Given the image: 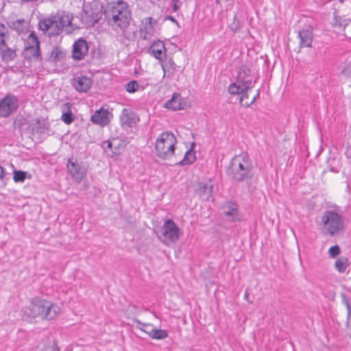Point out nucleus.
Listing matches in <instances>:
<instances>
[{
  "instance_id": "nucleus-1",
  "label": "nucleus",
  "mask_w": 351,
  "mask_h": 351,
  "mask_svg": "<svg viewBox=\"0 0 351 351\" xmlns=\"http://www.w3.org/2000/svg\"><path fill=\"white\" fill-rule=\"evenodd\" d=\"M104 14L110 25L121 29L128 27L131 20L128 5L123 1L108 3L104 10Z\"/></svg>"
},
{
  "instance_id": "nucleus-2",
  "label": "nucleus",
  "mask_w": 351,
  "mask_h": 351,
  "mask_svg": "<svg viewBox=\"0 0 351 351\" xmlns=\"http://www.w3.org/2000/svg\"><path fill=\"white\" fill-rule=\"evenodd\" d=\"M252 162L247 153L235 156L227 168L228 176L233 180L243 182L252 178Z\"/></svg>"
},
{
  "instance_id": "nucleus-3",
  "label": "nucleus",
  "mask_w": 351,
  "mask_h": 351,
  "mask_svg": "<svg viewBox=\"0 0 351 351\" xmlns=\"http://www.w3.org/2000/svg\"><path fill=\"white\" fill-rule=\"evenodd\" d=\"M28 315L32 317H41L46 319H53L60 313V308L38 298H34L28 307Z\"/></svg>"
},
{
  "instance_id": "nucleus-4",
  "label": "nucleus",
  "mask_w": 351,
  "mask_h": 351,
  "mask_svg": "<svg viewBox=\"0 0 351 351\" xmlns=\"http://www.w3.org/2000/svg\"><path fill=\"white\" fill-rule=\"evenodd\" d=\"M318 226L324 233L332 237L343 230V217L335 210H326L320 217Z\"/></svg>"
},
{
  "instance_id": "nucleus-5",
  "label": "nucleus",
  "mask_w": 351,
  "mask_h": 351,
  "mask_svg": "<svg viewBox=\"0 0 351 351\" xmlns=\"http://www.w3.org/2000/svg\"><path fill=\"white\" fill-rule=\"evenodd\" d=\"M257 81V77L247 66H242L237 73L236 82L228 86L230 94L239 95L243 90L252 89Z\"/></svg>"
},
{
  "instance_id": "nucleus-6",
  "label": "nucleus",
  "mask_w": 351,
  "mask_h": 351,
  "mask_svg": "<svg viewBox=\"0 0 351 351\" xmlns=\"http://www.w3.org/2000/svg\"><path fill=\"white\" fill-rule=\"evenodd\" d=\"M176 143V137L172 132L161 133L155 143L156 155L161 159H169L174 154Z\"/></svg>"
},
{
  "instance_id": "nucleus-7",
  "label": "nucleus",
  "mask_w": 351,
  "mask_h": 351,
  "mask_svg": "<svg viewBox=\"0 0 351 351\" xmlns=\"http://www.w3.org/2000/svg\"><path fill=\"white\" fill-rule=\"evenodd\" d=\"M55 14L40 19L38 22V29L49 36L61 34L60 28L58 25Z\"/></svg>"
},
{
  "instance_id": "nucleus-8",
  "label": "nucleus",
  "mask_w": 351,
  "mask_h": 351,
  "mask_svg": "<svg viewBox=\"0 0 351 351\" xmlns=\"http://www.w3.org/2000/svg\"><path fill=\"white\" fill-rule=\"evenodd\" d=\"M19 106L16 96L8 94L0 101V117H8L13 113Z\"/></svg>"
},
{
  "instance_id": "nucleus-9",
  "label": "nucleus",
  "mask_w": 351,
  "mask_h": 351,
  "mask_svg": "<svg viewBox=\"0 0 351 351\" xmlns=\"http://www.w3.org/2000/svg\"><path fill=\"white\" fill-rule=\"evenodd\" d=\"M179 228L175 222L170 219H167L162 226V236L165 242L175 243L179 239Z\"/></svg>"
},
{
  "instance_id": "nucleus-10",
  "label": "nucleus",
  "mask_w": 351,
  "mask_h": 351,
  "mask_svg": "<svg viewBox=\"0 0 351 351\" xmlns=\"http://www.w3.org/2000/svg\"><path fill=\"white\" fill-rule=\"evenodd\" d=\"M55 16L58 24V25L60 28L61 34L64 30L66 34H71L74 31L75 27L72 23L73 17L71 14L65 12H58L55 14Z\"/></svg>"
},
{
  "instance_id": "nucleus-11",
  "label": "nucleus",
  "mask_w": 351,
  "mask_h": 351,
  "mask_svg": "<svg viewBox=\"0 0 351 351\" xmlns=\"http://www.w3.org/2000/svg\"><path fill=\"white\" fill-rule=\"evenodd\" d=\"M66 167L71 178L80 182L86 175V169L82 163L69 160Z\"/></svg>"
},
{
  "instance_id": "nucleus-12",
  "label": "nucleus",
  "mask_w": 351,
  "mask_h": 351,
  "mask_svg": "<svg viewBox=\"0 0 351 351\" xmlns=\"http://www.w3.org/2000/svg\"><path fill=\"white\" fill-rule=\"evenodd\" d=\"M32 45L25 47V56L29 59L38 60L40 59V43L38 38L32 33L28 38Z\"/></svg>"
},
{
  "instance_id": "nucleus-13",
  "label": "nucleus",
  "mask_w": 351,
  "mask_h": 351,
  "mask_svg": "<svg viewBox=\"0 0 351 351\" xmlns=\"http://www.w3.org/2000/svg\"><path fill=\"white\" fill-rule=\"evenodd\" d=\"M88 46L87 42L80 38L73 45L72 57L75 60H83L88 54Z\"/></svg>"
},
{
  "instance_id": "nucleus-14",
  "label": "nucleus",
  "mask_w": 351,
  "mask_h": 351,
  "mask_svg": "<svg viewBox=\"0 0 351 351\" xmlns=\"http://www.w3.org/2000/svg\"><path fill=\"white\" fill-rule=\"evenodd\" d=\"M213 184L210 180L206 182H200L197 184L195 193L203 200L208 201L213 199Z\"/></svg>"
},
{
  "instance_id": "nucleus-15",
  "label": "nucleus",
  "mask_w": 351,
  "mask_h": 351,
  "mask_svg": "<svg viewBox=\"0 0 351 351\" xmlns=\"http://www.w3.org/2000/svg\"><path fill=\"white\" fill-rule=\"evenodd\" d=\"M313 27L308 25L298 32V38L300 39V47H311L313 40Z\"/></svg>"
},
{
  "instance_id": "nucleus-16",
  "label": "nucleus",
  "mask_w": 351,
  "mask_h": 351,
  "mask_svg": "<svg viewBox=\"0 0 351 351\" xmlns=\"http://www.w3.org/2000/svg\"><path fill=\"white\" fill-rule=\"evenodd\" d=\"M71 85L79 93H86L91 87L92 80L84 75L75 77L71 80Z\"/></svg>"
},
{
  "instance_id": "nucleus-17",
  "label": "nucleus",
  "mask_w": 351,
  "mask_h": 351,
  "mask_svg": "<svg viewBox=\"0 0 351 351\" xmlns=\"http://www.w3.org/2000/svg\"><path fill=\"white\" fill-rule=\"evenodd\" d=\"M103 15L102 6L97 5L95 8L91 7L85 10L86 25L93 26L97 23Z\"/></svg>"
},
{
  "instance_id": "nucleus-18",
  "label": "nucleus",
  "mask_w": 351,
  "mask_h": 351,
  "mask_svg": "<svg viewBox=\"0 0 351 351\" xmlns=\"http://www.w3.org/2000/svg\"><path fill=\"white\" fill-rule=\"evenodd\" d=\"M90 121L95 124L104 127L110 121V112L108 109L101 108L91 116Z\"/></svg>"
},
{
  "instance_id": "nucleus-19",
  "label": "nucleus",
  "mask_w": 351,
  "mask_h": 351,
  "mask_svg": "<svg viewBox=\"0 0 351 351\" xmlns=\"http://www.w3.org/2000/svg\"><path fill=\"white\" fill-rule=\"evenodd\" d=\"M134 322L141 326H145L146 328H150V330H145V332L148 334L152 339H164L168 337V332L166 330L153 328L152 325L149 324H144L137 319H134Z\"/></svg>"
},
{
  "instance_id": "nucleus-20",
  "label": "nucleus",
  "mask_w": 351,
  "mask_h": 351,
  "mask_svg": "<svg viewBox=\"0 0 351 351\" xmlns=\"http://www.w3.org/2000/svg\"><path fill=\"white\" fill-rule=\"evenodd\" d=\"M164 106L167 109L178 110L186 107V100L181 97L180 94L174 93L171 98L168 100Z\"/></svg>"
},
{
  "instance_id": "nucleus-21",
  "label": "nucleus",
  "mask_w": 351,
  "mask_h": 351,
  "mask_svg": "<svg viewBox=\"0 0 351 351\" xmlns=\"http://www.w3.org/2000/svg\"><path fill=\"white\" fill-rule=\"evenodd\" d=\"M147 52L159 61H162V57L166 55L165 44L160 40L155 41L148 48Z\"/></svg>"
},
{
  "instance_id": "nucleus-22",
  "label": "nucleus",
  "mask_w": 351,
  "mask_h": 351,
  "mask_svg": "<svg viewBox=\"0 0 351 351\" xmlns=\"http://www.w3.org/2000/svg\"><path fill=\"white\" fill-rule=\"evenodd\" d=\"M16 56V50L9 47L4 42L0 45V58L3 62L12 61Z\"/></svg>"
},
{
  "instance_id": "nucleus-23",
  "label": "nucleus",
  "mask_w": 351,
  "mask_h": 351,
  "mask_svg": "<svg viewBox=\"0 0 351 351\" xmlns=\"http://www.w3.org/2000/svg\"><path fill=\"white\" fill-rule=\"evenodd\" d=\"M163 70V77H170L173 75L176 71L177 65L171 58H166L165 60L160 61Z\"/></svg>"
},
{
  "instance_id": "nucleus-24",
  "label": "nucleus",
  "mask_w": 351,
  "mask_h": 351,
  "mask_svg": "<svg viewBox=\"0 0 351 351\" xmlns=\"http://www.w3.org/2000/svg\"><path fill=\"white\" fill-rule=\"evenodd\" d=\"M143 26L141 29V36L144 40H147L150 36L153 34L154 26L156 25V21L153 20L152 18H146L143 21Z\"/></svg>"
},
{
  "instance_id": "nucleus-25",
  "label": "nucleus",
  "mask_w": 351,
  "mask_h": 351,
  "mask_svg": "<svg viewBox=\"0 0 351 351\" xmlns=\"http://www.w3.org/2000/svg\"><path fill=\"white\" fill-rule=\"evenodd\" d=\"M120 121L122 125L125 127H131L132 124L136 123L134 114L132 112H129L125 108L122 110Z\"/></svg>"
},
{
  "instance_id": "nucleus-26",
  "label": "nucleus",
  "mask_w": 351,
  "mask_h": 351,
  "mask_svg": "<svg viewBox=\"0 0 351 351\" xmlns=\"http://www.w3.org/2000/svg\"><path fill=\"white\" fill-rule=\"evenodd\" d=\"M49 123L48 120L44 118L38 119L33 130L37 133H43L48 130Z\"/></svg>"
},
{
  "instance_id": "nucleus-27",
  "label": "nucleus",
  "mask_w": 351,
  "mask_h": 351,
  "mask_svg": "<svg viewBox=\"0 0 351 351\" xmlns=\"http://www.w3.org/2000/svg\"><path fill=\"white\" fill-rule=\"evenodd\" d=\"M9 27L16 30L18 33H23L26 31V22L24 19H18L8 23Z\"/></svg>"
},
{
  "instance_id": "nucleus-28",
  "label": "nucleus",
  "mask_w": 351,
  "mask_h": 351,
  "mask_svg": "<svg viewBox=\"0 0 351 351\" xmlns=\"http://www.w3.org/2000/svg\"><path fill=\"white\" fill-rule=\"evenodd\" d=\"M226 216L234 219L238 215V208L235 203L230 202L228 204L227 209L223 211Z\"/></svg>"
},
{
  "instance_id": "nucleus-29",
  "label": "nucleus",
  "mask_w": 351,
  "mask_h": 351,
  "mask_svg": "<svg viewBox=\"0 0 351 351\" xmlns=\"http://www.w3.org/2000/svg\"><path fill=\"white\" fill-rule=\"evenodd\" d=\"M64 56V53L59 47H53L51 51L49 59L53 62H57L62 59Z\"/></svg>"
},
{
  "instance_id": "nucleus-30",
  "label": "nucleus",
  "mask_w": 351,
  "mask_h": 351,
  "mask_svg": "<svg viewBox=\"0 0 351 351\" xmlns=\"http://www.w3.org/2000/svg\"><path fill=\"white\" fill-rule=\"evenodd\" d=\"M195 160V153L191 150L185 153L184 158L179 162L180 165H186L192 164Z\"/></svg>"
},
{
  "instance_id": "nucleus-31",
  "label": "nucleus",
  "mask_w": 351,
  "mask_h": 351,
  "mask_svg": "<svg viewBox=\"0 0 351 351\" xmlns=\"http://www.w3.org/2000/svg\"><path fill=\"white\" fill-rule=\"evenodd\" d=\"M335 268L336 269L342 273V272H344L345 270L347 268V259L346 258H338L336 261H335Z\"/></svg>"
},
{
  "instance_id": "nucleus-32",
  "label": "nucleus",
  "mask_w": 351,
  "mask_h": 351,
  "mask_svg": "<svg viewBox=\"0 0 351 351\" xmlns=\"http://www.w3.org/2000/svg\"><path fill=\"white\" fill-rule=\"evenodd\" d=\"M349 21L347 19H342L339 16L336 12L334 13L333 25L339 27H345L348 25Z\"/></svg>"
},
{
  "instance_id": "nucleus-33",
  "label": "nucleus",
  "mask_w": 351,
  "mask_h": 351,
  "mask_svg": "<svg viewBox=\"0 0 351 351\" xmlns=\"http://www.w3.org/2000/svg\"><path fill=\"white\" fill-rule=\"evenodd\" d=\"M343 303L346 305L347 308V325L351 326V305L346 295H342Z\"/></svg>"
},
{
  "instance_id": "nucleus-34",
  "label": "nucleus",
  "mask_w": 351,
  "mask_h": 351,
  "mask_svg": "<svg viewBox=\"0 0 351 351\" xmlns=\"http://www.w3.org/2000/svg\"><path fill=\"white\" fill-rule=\"evenodd\" d=\"M8 31L4 24L0 23V45L5 42L8 38Z\"/></svg>"
},
{
  "instance_id": "nucleus-35",
  "label": "nucleus",
  "mask_w": 351,
  "mask_h": 351,
  "mask_svg": "<svg viewBox=\"0 0 351 351\" xmlns=\"http://www.w3.org/2000/svg\"><path fill=\"white\" fill-rule=\"evenodd\" d=\"M61 119L66 124H70L73 121V116L69 108L67 111L62 113Z\"/></svg>"
},
{
  "instance_id": "nucleus-36",
  "label": "nucleus",
  "mask_w": 351,
  "mask_h": 351,
  "mask_svg": "<svg viewBox=\"0 0 351 351\" xmlns=\"http://www.w3.org/2000/svg\"><path fill=\"white\" fill-rule=\"evenodd\" d=\"M230 29L233 32H237L241 29V23L238 20L237 15L234 16L233 21L229 25Z\"/></svg>"
},
{
  "instance_id": "nucleus-37",
  "label": "nucleus",
  "mask_w": 351,
  "mask_h": 351,
  "mask_svg": "<svg viewBox=\"0 0 351 351\" xmlns=\"http://www.w3.org/2000/svg\"><path fill=\"white\" fill-rule=\"evenodd\" d=\"M138 84L136 81H130L125 84V90L128 93H134L138 90Z\"/></svg>"
},
{
  "instance_id": "nucleus-38",
  "label": "nucleus",
  "mask_w": 351,
  "mask_h": 351,
  "mask_svg": "<svg viewBox=\"0 0 351 351\" xmlns=\"http://www.w3.org/2000/svg\"><path fill=\"white\" fill-rule=\"evenodd\" d=\"M26 173L21 171H14V180L16 182H23L25 179Z\"/></svg>"
},
{
  "instance_id": "nucleus-39",
  "label": "nucleus",
  "mask_w": 351,
  "mask_h": 351,
  "mask_svg": "<svg viewBox=\"0 0 351 351\" xmlns=\"http://www.w3.org/2000/svg\"><path fill=\"white\" fill-rule=\"evenodd\" d=\"M340 252V247L338 245L332 246L328 250L329 255L331 258L336 257Z\"/></svg>"
},
{
  "instance_id": "nucleus-40",
  "label": "nucleus",
  "mask_w": 351,
  "mask_h": 351,
  "mask_svg": "<svg viewBox=\"0 0 351 351\" xmlns=\"http://www.w3.org/2000/svg\"><path fill=\"white\" fill-rule=\"evenodd\" d=\"M341 73L348 77H351V62L341 69Z\"/></svg>"
},
{
  "instance_id": "nucleus-41",
  "label": "nucleus",
  "mask_w": 351,
  "mask_h": 351,
  "mask_svg": "<svg viewBox=\"0 0 351 351\" xmlns=\"http://www.w3.org/2000/svg\"><path fill=\"white\" fill-rule=\"evenodd\" d=\"M247 91L248 90H243L242 93H239V94L241 95V98H240V103L243 106V104H245L247 101L245 100L248 97Z\"/></svg>"
},
{
  "instance_id": "nucleus-42",
  "label": "nucleus",
  "mask_w": 351,
  "mask_h": 351,
  "mask_svg": "<svg viewBox=\"0 0 351 351\" xmlns=\"http://www.w3.org/2000/svg\"><path fill=\"white\" fill-rule=\"evenodd\" d=\"M259 95H260V91L258 90L257 93L252 99V100L250 101H246L245 104H243V106L250 107L252 104H253L254 103V101L256 100V99L259 97Z\"/></svg>"
},
{
  "instance_id": "nucleus-43",
  "label": "nucleus",
  "mask_w": 351,
  "mask_h": 351,
  "mask_svg": "<svg viewBox=\"0 0 351 351\" xmlns=\"http://www.w3.org/2000/svg\"><path fill=\"white\" fill-rule=\"evenodd\" d=\"M45 351H59V348L56 343L48 345L45 347Z\"/></svg>"
},
{
  "instance_id": "nucleus-44",
  "label": "nucleus",
  "mask_w": 351,
  "mask_h": 351,
  "mask_svg": "<svg viewBox=\"0 0 351 351\" xmlns=\"http://www.w3.org/2000/svg\"><path fill=\"white\" fill-rule=\"evenodd\" d=\"M178 1L179 0H171L173 12H176L179 9V5H178Z\"/></svg>"
},
{
  "instance_id": "nucleus-45",
  "label": "nucleus",
  "mask_w": 351,
  "mask_h": 351,
  "mask_svg": "<svg viewBox=\"0 0 351 351\" xmlns=\"http://www.w3.org/2000/svg\"><path fill=\"white\" fill-rule=\"evenodd\" d=\"M5 172L4 171V169L0 165V180H3L5 176Z\"/></svg>"
},
{
  "instance_id": "nucleus-46",
  "label": "nucleus",
  "mask_w": 351,
  "mask_h": 351,
  "mask_svg": "<svg viewBox=\"0 0 351 351\" xmlns=\"http://www.w3.org/2000/svg\"><path fill=\"white\" fill-rule=\"evenodd\" d=\"M137 328L141 330L142 331L145 332V330H150L151 328H146L145 326H141L139 324H137V326H136Z\"/></svg>"
},
{
  "instance_id": "nucleus-47",
  "label": "nucleus",
  "mask_w": 351,
  "mask_h": 351,
  "mask_svg": "<svg viewBox=\"0 0 351 351\" xmlns=\"http://www.w3.org/2000/svg\"><path fill=\"white\" fill-rule=\"evenodd\" d=\"M104 143H106L107 144V147L110 149H112V143L111 141H106Z\"/></svg>"
},
{
  "instance_id": "nucleus-48",
  "label": "nucleus",
  "mask_w": 351,
  "mask_h": 351,
  "mask_svg": "<svg viewBox=\"0 0 351 351\" xmlns=\"http://www.w3.org/2000/svg\"><path fill=\"white\" fill-rule=\"evenodd\" d=\"M346 155L348 158H351V149H348L346 150Z\"/></svg>"
},
{
  "instance_id": "nucleus-49",
  "label": "nucleus",
  "mask_w": 351,
  "mask_h": 351,
  "mask_svg": "<svg viewBox=\"0 0 351 351\" xmlns=\"http://www.w3.org/2000/svg\"><path fill=\"white\" fill-rule=\"evenodd\" d=\"M167 18L168 19H169L170 21H173V22H174V23H178L177 21L174 19V17H173V16H167Z\"/></svg>"
},
{
  "instance_id": "nucleus-50",
  "label": "nucleus",
  "mask_w": 351,
  "mask_h": 351,
  "mask_svg": "<svg viewBox=\"0 0 351 351\" xmlns=\"http://www.w3.org/2000/svg\"><path fill=\"white\" fill-rule=\"evenodd\" d=\"M248 298H249V293L246 291L245 293V299L246 300H248Z\"/></svg>"
}]
</instances>
